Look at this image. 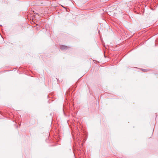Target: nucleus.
I'll use <instances>...</instances> for the list:
<instances>
[{
  "label": "nucleus",
  "mask_w": 158,
  "mask_h": 158,
  "mask_svg": "<svg viewBox=\"0 0 158 158\" xmlns=\"http://www.w3.org/2000/svg\"><path fill=\"white\" fill-rule=\"evenodd\" d=\"M142 70L143 71H144V72L146 71V69H142Z\"/></svg>",
  "instance_id": "2"
},
{
  "label": "nucleus",
  "mask_w": 158,
  "mask_h": 158,
  "mask_svg": "<svg viewBox=\"0 0 158 158\" xmlns=\"http://www.w3.org/2000/svg\"><path fill=\"white\" fill-rule=\"evenodd\" d=\"M69 47L64 45H61L60 46V49L61 50H64L67 49L69 48Z\"/></svg>",
  "instance_id": "1"
}]
</instances>
